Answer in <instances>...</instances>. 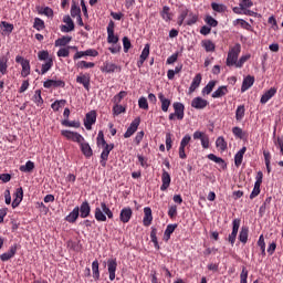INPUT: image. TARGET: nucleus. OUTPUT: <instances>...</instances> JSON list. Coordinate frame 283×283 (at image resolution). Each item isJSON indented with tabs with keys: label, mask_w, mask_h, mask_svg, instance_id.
Segmentation results:
<instances>
[{
	"label": "nucleus",
	"mask_w": 283,
	"mask_h": 283,
	"mask_svg": "<svg viewBox=\"0 0 283 283\" xmlns=\"http://www.w3.org/2000/svg\"><path fill=\"white\" fill-rule=\"evenodd\" d=\"M153 221H154V216L151 214V208L149 207L144 208V219H143L144 227H150Z\"/></svg>",
	"instance_id": "19"
},
{
	"label": "nucleus",
	"mask_w": 283,
	"mask_h": 283,
	"mask_svg": "<svg viewBox=\"0 0 283 283\" xmlns=\"http://www.w3.org/2000/svg\"><path fill=\"white\" fill-rule=\"evenodd\" d=\"M139 125H140V117H137L130 123L129 127L124 134V138H132V136H134V134L138 132Z\"/></svg>",
	"instance_id": "7"
},
{
	"label": "nucleus",
	"mask_w": 283,
	"mask_h": 283,
	"mask_svg": "<svg viewBox=\"0 0 283 283\" xmlns=\"http://www.w3.org/2000/svg\"><path fill=\"white\" fill-rule=\"evenodd\" d=\"M260 187H261L260 185L254 184V188L250 193V200H253L254 198H258V196H260V191H261Z\"/></svg>",
	"instance_id": "60"
},
{
	"label": "nucleus",
	"mask_w": 283,
	"mask_h": 283,
	"mask_svg": "<svg viewBox=\"0 0 283 283\" xmlns=\"http://www.w3.org/2000/svg\"><path fill=\"white\" fill-rule=\"evenodd\" d=\"M94 214L97 222H107V218L109 220L114 219V212L105 201L101 202L99 207L95 208Z\"/></svg>",
	"instance_id": "1"
},
{
	"label": "nucleus",
	"mask_w": 283,
	"mask_h": 283,
	"mask_svg": "<svg viewBox=\"0 0 283 283\" xmlns=\"http://www.w3.org/2000/svg\"><path fill=\"white\" fill-rule=\"evenodd\" d=\"M191 143V135L187 134L182 137L181 142H180V147L186 148L187 145H189Z\"/></svg>",
	"instance_id": "64"
},
{
	"label": "nucleus",
	"mask_w": 283,
	"mask_h": 283,
	"mask_svg": "<svg viewBox=\"0 0 283 283\" xmlns=\"http://www.w3.org/2000/svg\"><path fill=\"white\" fill-rule=\"evenodd\" d=\"M123 46H124L125 53H127V52H129V50H132V41L129 40V38H127V36L123 38Z\"/></svg>",
	"instance_id": "58"
},
{
	"label": "nucleus",
	"mask_w": 283,
	"mask_h": 283,
	"mask_svg": "<svg viewBox=\"0 0 283 283\" xmlns=\"http://www.w3.org/2000/svg\"><path fill=\"white\" fill-rule=\"evenodd\" d=\"M239 240L242 242V244H247L249 240V228L242 227L241 231L239 233Z\"/></svg>",
	"instance_id": "37"
},
{
	"label": "nucleus",
	"mask_w": 283,
	"mask_h": 283,
	"mask_svg": "<svg viewBox=\"0 0 283 283\" xmlns=\"http://www.w3.org/2000/svg\"><path fill=\"white\" fill-rule=\"evenodd\" d=\"M253 83H255V77L252 75H248L243 78L241 92H247L253 87Z\"/></svg>",
	"instance_id": "22"
},
{
	"label": "nucleus",
	"mask_w": 283,
	"mask_h": 283,
	"mask_svg": "<svg viewBox=\"0 0 283 283\" xmlns=\"http://www.w3.org/2000/svg\"><path fill=\"white\" fill-rule=\"evenodd\" d=\"M240 10H245V8H253V1L251 0H241Z\"/></svg>",
	"instance_id": "63"
},
{
	"label": "nucleus",
	"mask_w": 283,
	"mask_h": 283,
	"mask_svg": "<svg viewBox=\"0 0 283 283\" xmlns=\"http://www.w3.org/2000/svg\"><path fill=\"white\" fill-rule=\"evenodd\" d=\"M127 108L120 104H114L113 106V114L114 116H120V114H125Z\"/></svg>",
	"instance_id": "43"
},
{
	"label": "nucleus",
	"mask_w": 283,
	"mask_h": 283,
	"mask_svg": "<svg viewBox=\"0 0 283 283\" xmlns=\"http://www.w3.org/2000/svg\"><path fill=\"white\" fill-rule=\"evenodd\" d=\"M33 28L34 30H38V32H41V30H45V22L41 20V18H35Z\"/></svg>",
	"instance_id": "45"
},
{
	"label": "nucleus",
	"mask_w": 283,
	"mask_h": 283,
	"mask_svg": "<svg viewBox=\"0 0 283 283\" xmlns=\"http://www.w3.org/2000/svg\"><path fill=\"white\" fill-rule=\"evenodd\" d=\"M176 229H178L177 223L167 226V228L164 232V240H166V242H169V240L171 239V233H174V231H176Z\"/></svg>",
	"instance_id": "30"
},
{
	"label": "nucleus",
	"mask_w": 283,
	"mask_h": 283,
	"mask_svg": "<svg viewBox=\"0 0 283 283\" xmlns=\"http://www.w3.org/2000/svg\"><path fill=\"white\" fill-rule=\"evenodd\" d=\"M95 63L94 62H87V61H80L77 63V67H80L81 70H90L92 67H95Z\"/></svg>",
	"instance_id": "51"
},
{
	"label": "nucleus",
	"mask_w": 283,
	"mask_h": 283,
	"mask_svg": "<svg viewBox=\"0 0 283 283\" xmlns=\"http://www.w3.org/2000/svg\"><path fill=\"white\" fill-rule=\"evenodd\" d=\"M54 65V61L52 59L48 60L44 64H42L41 74H48L52 70Z\"/></svg>",
	"instance_id": "42"
},
{
	"label": "nucleus",
	"mask_w": 283,
	"mask_h": 283,
	"mask_svg": "<svg viewBox=\"0 0 283 283\" xmlns=\"http://www.w3.org/2000/svg\"><path fill=\"white\" fill-rule=\"evenodd\" d=\"M98 260L93 261L92 263V273H93V279L95 282H98L101 280V271L98 270Z\"/></svg>",
	"instance_id": "35"
},
{
	"label": "nucleus",
	"mask_w": 283,
	"mask_h": 283,
	"mask_svg": "<svg viewBox=\"0 0 283 283\" xmlns=\"http://www.w3.org/2000/svg\"><path fill=\"white\" fill-rule=\"evenodd\" d=\"M209 105V102L202 97H195L191 101V107L195 109H205Z\"/></svg>",
	"instance_id": "17"
},
{
	"label": "nucleus",
	"mask_w": 283,
	"mask_h": 283,
	"mask_svg": "<svg viewBox=\"0 0 283 283\" xmlns=\"http://www.w3.org/2000/svg\"><path fill=\"white\" fill-rule=\"evenodd\" d=\"M240 52H242V45L240 43H237L235 45L230 48L228 52V57H227L228 67L235 65L240 56Z\"/></svg>",
	"instance_id": "2"
},
{
	"label": "nucleus",
	"mask_w": 283,
	"mask_h": 283,
	"mask_svg": "<svg viewBox=\"0 0 283 283\" xmlns=\"http://www.w3.org/2000/svg\"><path fill=\"white\" fill-rule=\"evenodd\" d=\"M38 59H39V61H45V62H48L50 59H52V57H50V52H48V51H40L39 53H38Z\"/></svg>",
	"instance_id": "59"
},
{
	"label": "nucleus",
	"mask_w": 283,
	"mask_h": 283,
	"mask_svg": "<svg viewBox=\"0 0 283 283\" xmlns=\"http://www.w3.org/2000/svg\"><path fill=\"white\" fill-rule=\"evenodd\" d=\"M63 23H66V25L62 24L60 27L61 32H64V33L73 32L75 25H74V21L72 20V18L70 15H64Z\"/></svg>",
	"instance_id": "11"
},
{
	"label": "nucleus",
	"mask_w": 283,
	"mask_h": 283,
	"mask_svg": "<svg viewBox=\"0 0 283 283\" xmlns=\"http://www.w3.org/2000/svg\"><path fill=\"white\" fill-rule=\"evenodd\" d=\"M72 42V36L70 35H63L62 38L55 40V46L56 48H65L69 43Z\"/></svg>",
	"instance_id": "33"
},
{
	"label": "nucleus",
	"mask_w": 283,
	"mask_h": 283,
	"mask_svg": "<svg viewBox=\"0 0 283 283\" xmlns=\"http://www.w3.org/2000/svg\"><path fill=\"white\" fill-rule=\"evenodd\" d=\"M161 186H160V191H167L169 189V186L171 185V175L167 172V170H163L161 174Z\"/></svg>",
	"instance_id": "14"
},
{
	"label": "nucleus",
	"mask_w": 283,
	"mask_h": 283,
	"mask_svg": "<svg viewBox=\"0 0 283 283\" xmlns=\"http://www.w3.org/2000/svg\"><path fill=\"white\" fill-rule=\"evenodd\" d=\"M90 75L87 74H80L76 76V83H80V85H83V87L86 90V92H90Z\"/></svg>",
	"instance_id": "20"
},
{
	"label": "nucleus",
	"mask_w": 283,
	"mask_h": 283,
	"mask_svg": "<svg viewBox=\"0 0 283 283\" xmlns=\"http://www.w3.org/2000/svg\"><path fill=\"white\" fill-rule=\"evenodd\" d=\"M116 269H118V262L116 261V259H108L107 271L111 282H114V280H116Z\"/></svg>",
	"instance_id": "5"
},
{
	"label": "nucleus",
	"mask_w": 283,
	"mask_h": 283,
	"mask_svg": "<svg viewBox=\"0 0 283 283\" xmlns=\"http://www.w3.org/2000/svg\"><path fill=\"white\" fill-rule=\"evenodd\" d=\"M102 72H105L106 74H114V72H120V66L115 63L105 62L102 67Z\"/></svg>",
	"instance_id": "23"
},
{
	"label": "nucleus",
	"mask_w": 283,
	"mask_h": 283,
	"mask_svg": "<svg viewBox=\"0 0 283 283\" xmlns=\"http://www.w3.org/2000/svg\"><path fill=\"white\" fill-rule=\"evenodd\" d=\"M158 98L161 103V111L163 112H169V107L171 106V99L166 98L165 94H163V93L158 94Z\"/></svg>",
	"instance_id": "28"
},
{
	"label": "nucleus",
	"mask_w": 283,
	"mask_h": 283,
	"mask_svg": "<svg viewBox=\"0 0 283 283\" xmlns=\"http://www.w3.org/2000/svg\"><path fill=\"white\" fill-rule=\"evenodd\" d=\"M0 28H4V32H8L9 34H12V31L14 30V24L2 21L0 23Z\"/></svg>",
	"instance_id": "54"
},
{
	"label": "nucleus",
	"mask_w": 283,
	"mask_h": 283,
	"mask_svg": "<svg viewBox=\"0 0 283 283\" xmlns=\"http://www.w3.org/2000/svg\"><path fill=\"white\" fill-rule=\"evenodd\" d=\"M158 230L156 228H151L150 231V240L154 243L155 249H160V245L158 244Z\"/></svg>",
	"instance_id": "41"
},
{
	"label": "nucleus",
	"mask_w": 283,
	"mask_h": 283,
	"mask_svg": "<svg viewBox=\"0 0 283 283\" xmlns=\"http://www.w3.org/2000/svg\"><path fill=\"white\" fill-rule=\"evenodd\" d=\"M96 123V111H91L86 114L84 119V126L86 129H92V125Z\"/></svg>",
	"instance_id": "15"
},
{
	"label": "nucleus",
	"mask_w": 283,
	"mask_h": 283,
	"mask_svg": "<svg viewBox=\"0 0 283 283\" xmlns=\"http://www.w3.org/2000/svg\"><path fill=\"white\" fill-rule=\"evenodd\" d=\"M245 112H247V108L244 107V105L238 106L235 111V120L240 123V120L244 118Z\"/></svg>",
	"instance_id": "40"
},
{
	"label": "nucleus",
	"mask_w": 283,
	"mask_h": 283,
	"mask_svg": "<svg viewBox=\"0 0 283 283\" xmlns=\"http://www.w3.org/2000/svg\"><path fill=\"white\" fill-rule=\"evenodd\" d=\"M227 94H229V88L227 86H219L218 90L212 93V98H222V96H227Z\"/></svg>",
	"instance_id": "32"
},
{
	"label": "nucleus",
	"mask_w": 283,
	"mask_h": 283,
	"mask_svg": "<svg viewBox=\"0 0 283 283\" xmlns=\"http://www.w3.org/2000/svg\"><path fill=\"white\" fill-rule=\"evenodd\" d=\"M160 17L166 23H169L171 19H174V13H171V8L168 6L163 7V10L160 11Z\"/></svg>",
	"instance_id": "26"
},
{
	"label": "nucleus",
	"mask_w": 283,
	"mask_h": 283,
	"mask_svg": "<svg viewBox=\"0 0 283 283\" xmlns=\"http://www.w3.org/2000/svg\"><path fill=\"white\" fill-rule=\"evenodd\" d=\"M205 22L207 23V25H210V28H218V20H216L211 15H207L205 18Z\"/></svg>",
	"instance_id": "56"
},
{
	"label": "nucleus",
	"mask_w": 283,
	"mask_h": 283,
	"mask_svg": "<svg viewBox=\"0 0 283 283\" xmlns=\"http://www.w3.org/2000/svg\"><path fill=\"white\" fill-rule=\"evenodd\" d=\"M276 94H277V88L271 87L269 91H266V92L261 96V99H260L261 105H266V102H268L270 98H273V96H275Z\"/></svg>",
	"instance_id": "21"
},
{
	"label": "nucleus",
	"mask_w": 283,
	"mask_h": 283,
	"mask_svg": "<svg viewBox=\"0 0 283 283\" xmlns=\"http://www.w3.org/2000/svg\"><path fill=\"white\" fill-rule=\"evenodd\" d=\"M61 136H64V138H66V140H72L73 143H83L84 137L83 135L76 133V132H72V130H61Z\"/></svg>",
	"instance_id": "3"
},
{
	"label": "nucleus",
	"mask_w": 283,
	"mask_h": 283,
	"mask_svg": "<svg viewBox=\"0 0 283 283\" xmlns=\"http://www.w3.org/2000/svg\"><path fill=\"white\" fill-rule=\"evenodd\" d=\"M43 87H45V90H50L51 87H65V81H62V80H46L43 83Z\"/></svg>",
	"instance_id": "18"
},
{
	"label": "nucleus",
	"mask_w": 283,
	"mask_h": 283,
	"mask_svg": "<svg viewBox=\"0 0 283 283\" xmlns=\"http://www.w3.org/2000/svg\"><path fill=\"white\" fill-rule=\"evenodd\" d=\"M242 220L240 219H234L232 221V232L228 237V242H230L231 247L235 244V239L238 238V231H240V223Z\"/></svg>",
	"instance_id": "4"
},
{
	"label": "nucleus",
	"mask_w": 283,
	"mask_h": 283,
	"mask_svg": "<svg viewBox=\"0 0 283 283\" xmlns=\"http://www.w3.org/2000/svg\"><path fill=\"white\" fill-rule=\"evenodd\" d=\"M132 216H134V211L129 207H125L120 210L119 220L124 224H127L132 220Z\"/></svg>",
	"instance_id": "12"
},
{
	"label": "nucleus",
	"mask_w": 283,
	"mask_h": 283,
	"mask_svg": "<svg viewBox=\"0 0 283 283\" xmlns=\"http://www.w3.org/2000/svg\"><path fill=\"white\" fill-rule=\"evenodd\" d=\"M211 8L214 12H219V13L227 12V6L224 4H218L216 2H212Z\"/></svg>",
	"instance_id": "53"
},
{
	"label": "nucleus",
	"mask_w": 283,
	"mask_h": 283,
	"mask_svg": "<svg viewBox=\"0 0 283 283\" xmlns=\"http://www.w3.org/2000/svg\"><path fill=\"white\" fill-rule=\"evenodd\" d=\"M78 213L80 218H90V213H92V207L90 206V202H82V205L78 207Z\"/></svg>",
	"instance_id": "16"
},
{
	"label": "nucleus",
	"mask_w": 283,
	"mask_h": 283,
	"mask_svg": "<svg viewBox=\"0 0 283 283\" xmlns=\"http://www.w3.org/2000/svg\"><path fill=\"white\" fill-rule=\"evenodd\" d=\"M77 145H80V149L85 156V158H92L94 156V150H92V146H90V143H87L84 138V140L80 142Z\"/></svg>",
	"instance_id": "9"
},
{
	"label": "nucleus",
	"mask_w": 283,
	"mask_h": 283,
	"mask_svg": "<svg viewBox=\"0 0 283 283\" xmlns=\"http://www.w3.org/2000/svg\"><path fill=\"white\" fill-rule=\"evenodd\" d=\"M138 106H139V109H149V103H147V98L140 97L138 99Z\"/></svg>",
	"instance_id": "62"
},
{
	"label": "nucleus",
	"mask_w": 283,
	"mask_h": 283,
	"mask_svg": "<svg viewBox=\"0 0 283 283\" xmlns=\"http://www.w3.org/2000/svg\"><path fill=\"white\" fill-rule=\"evenodd\" d=\"M32 101L35 103L36 107L43 108V97L41 96V90L35 91Z\"/></svg>",
	"instance_id": "36"
},
{
	"label": "nucleus",
	"mask_w": 283,
	"mask_h": 283,
	"mask_svg": "<svg viewBox=\"0 0 283 283\" xmlns=\"http://www.w3.org/2000/svg\"><path fill=\"white\" fill-rule=\"evenodd\" d=\"M65 103H67V101H65V99L55 101L51 105V108L53 109V112H59V109H61V106L65 105Z\"/></svg>",
	"instance_id": "57"
},
{
	"label": "nucleus",
	"mask_w": 283,
	"mask_h": 283,
	"mask_svg": "<svg viewBox=\"0 0 283 283\" xmlns=\"http://www.w3.org/2000/svg\"><path fill=\"white\" fill-rule=\"evenodd\" d=\"M240 283H249V270H247L244 266L242 268L240 274Z\"/></svg>",
	"instance_id": "55"
},
{
	"label": "nucleus",
	"mask_w": 283,
	"mask_h": 283,
	"mask_svg": "<svg viewBox=\"0 0 283 283\" xmlns=\"http://www.w3.org/2000/svg\"><path fill=\"white\" fill-rule=\"evenodd\" d=\"M114 28L115 23L113 20H111L107 25V43H118V35L114 34Z\"/></svg>",
	"instance_id": "10"
},
{
	"label": "nucleus",
	"mask_w": 283,
	"mask_h": 283,
	"mask_svg": "<svg viewBox=\"0 0 283 283\" xmlns=\"http://www.w3.org/2000/svg\"><path fill=\"white\" fill-rule=\"evenodd\" d=\"M201 83H202V75L200 73H198L193 77V80H192V82L190 84L189 94H193V92L200 87Z\"/></svg>",
	"instance_id": "25"
},
{
	"label": "nucleus",
	"mask_w": 283,
	"mask_h": 283,
	"mask_svg": "<svg viewBox=\"0 0 283 283\" xmlns=\"http://www.w3.org/2000/svg\"><path fill=\"white\" fill-rule=\"evenodd\" d=\"M103 151L101 154V165L102 167L107 166V160H109V154L114 149V144H108L106 146H103Z\"/></svg>",
	"instance_id": "6"
},
{
	"label": "nucleus",
	"mask_w": 283,
	"mask_h": 283,
	"mask_svg": "<svg viewBox=\"0 0 283 283\" xmlns=\"http://www.w3.org/2000/svg\"><path fill=\"white\" fill-rule=\"evenodd\" d=\"M216 147L217 149H219L220 151H227V140H224L223 136H220L217 138L216 140Z\"/></svg>",
	"instance_id": "38"
},
{
	"label": "nucleus",
	"mask_w": 283,
	"mask_h": 283,
	"mask_svg": "<svg viewBox=\"0 0 283 283\" xmlns=\"http://www.w3.org/2000/svg\"><path fill=\"white\" fill-rule=\"evenodd\" d=\"M0 73L2 75L8 74V57L7 56H0Z\"/></svg>",
	"instance_id": "39"
},
{
	"label": "nucleus",
	"mask_w": 283,
	"mask_h": 283,
	"mask_svg": "<svg viewBox=\"0 0 283 283\" xmlns=\"http://www.w3.org/2000/svg\"><path fill=\"white\" fill-rule=\"evenodd\" d=\"M57 56L61 59H67L70 56V49L67 48H62L57 51Z\"/></svg>",
	"instance_id": "61"
},
{
	"label": "nucleus",
	"mask_w": 283,
	"mask_h": 283,
	"mask_svg": "<svg viewBox=\"0 0 283 283\" xmlns=\"http://www.w3.org/2000/svg\"><path fill=\"white\" fill-rule=\"evenodd\" d=\"M78 206H76L72 212H70L66 217H65V221L70 222V224H74V222H76V220H78Z\"/></svg>",
	"instance_id": "29"
},
{
	"label": "nucleus",
	"mask_w": 283,
	"mask_h": 283,
	"mask_svg": "<svg viewBox=\"0 0 283 283\" xmlns=\"http://www.w3.org/2000/svg\"><path fill=\"white\" fill-rule=\"evenodd\" d=\"M237 23L243 29L248 30V32H253V27L247 20L243 19H237Z\"/></svg>",
	"instance_id": "48"
},
{
	"label": "nucleus",
	"mask_w": 283,
	"mask_h": 283,
	"mask_svg": "<svg viewBox=\"0 0 283 283\" xmlns=\"http://www.w3.org/2000/svg\"><path fill=\"white\" fill-rule=\"evenodd\" d=\"M217 81H210L203 88L202 94L209 95L211 92H213V87H216Z\"/></svg>",
	"instance_id": "49"
},
{
	"label": "nucleus",
	"mask_w": 283,
	"mask_h": 283,
	"mask_svg": "<svg viewBox=\"0 0 283 283\" xmlns=\"http://www.w3.org/2000/svg\"><path fill=\"white\" fill-rule=\"evenodd\" d=\"M125 96H127V92L126 91H120L118 94H116L113 97V103L114 105H120L123 98H125Z\"/></svg>",
	"instance_id": "47"
},
{
	"label": "nucleus",
	"mask_w": 283,
	"mask_h": 283,
	"mask_svg": "<svg viewBox=\"0 0 283 283\" xmlns=\"http://www.w3.org/2000/svg\"><path fill=\"white\" fill-rule=\"evenodd\" d=\"M149 44H145L142 54L139 56V60L137 61V67H140L142 65L145 64V61H147V59H149Z\"/></svg>",
	"instance_id": "24"
},
{
	"label": "nucleus",
	"mask_w": 283,
	"mask_h": 283,
	"mask_svg": "<svg viewBox=\"0 0 283 283\" xmlns=\"http://www.w3.org/2000/svg\"><path fill=\"white\" fill-rule=\"evenodd\" d=\"M249 59H251V54L242 55L239 60H237L234 64L235 67L238 69L244 67V64L247 63V61H249Z\"/></svg>",
	"instance_id": "46"
},
{
	"label": "nucleus",
	"mask_w": 283,
	"mask_h": 283,
	"mask_svg": "<svg viewBox=\"0 0 283 283\" xmlns=\"http://www.w3.org/2000/svg\"><path fill=\"white\" fill-rule=\"evenodd\" d=\"M172 107H174L177 120H182V118H185V104L180 102H175L172 104Z\"/></svg>",
	"instance_id": "13"
},
{
	"label": "nucleus",
	"mask_w": 283,
	"mask_h": 283,
	"mask_svg": "<svg viewBox=\"0 0 283 283\" xmlns=\"http://www.w3.org/2000/svg\"><path fill=\"white\" fill-rule=\"evenodd\" d=\"M18 249H19V244L14 243L13 245H11L8 252H4L0 255L1 262H8V260H12V258L17 255Z\"/></svg>",
	"instance_id": "8"
},
{
	"label": "nucleus",
	"mask_w": 283,
	"mask_h": 283,
	"mask_svg": "<svg viewBox=\"0 0 283 283\" xmlns=\"http://www.w3.org/2000/svg\"><path fill=\"white\" fill-rule=\"evenodd\" d=\"M62 125L63 127H74L75 129H78V127H81V122L78 120L70 122V119H63Z\"/></svg>",
	"instance_id": "44"
},
{
	"label": "nucleus",
	"mask_w": 283,
	"mask_h": 283,
	"mask_svg": "<svg viewBox=\"0 0 283 283\" xmlns=\"http://www.w3.org/2000/svg\"><path fill=\"white\" fill-rule=\"evenodd\" d=\"M19 170L23 174H32L34 171V161L28 160L25 165L20 166Z\"/></svg>",
	"instance_id": "34"
},
{
	"label": "nucleus",
	"mask_w": 283,
	"mask_h": 283,
	"mask_svg": "<svg viewBox=\"0 0 283 283\" xmlns=\"http://www.w3.org/2000/svg\"><path fill=\"white\" fill-rule=\"evenodd\" d=\"M201 46L206 52H216V43L213 41L206 39L201 41Z\"/></svg>",
	"instance_id": "31"
},
{
	"label": "nucleus",
	"mask_w": 283,
	"mask_h": 283,
	"mask_svg": "<svg viewBox=\"0 0 283 283\" xmlns=\"http://www.w3.org/2000/svg\"><path fill=\"white\" fill-rule=\"evenodd\" d=\"M21 76L22 78H27V76H30V61L21 65Z\"/></svg>",
	"instance_id": "52"
},
{
	"label": "nucleus",
	"mask_w": 283,
	"mask_h": 283,
	"mask_svg": "<svg viewBox=\"0 0 283 283\" xmlns=\"http://www.w3.org/2000/svg\"><path fill=\"white\" fill-rule=\"evenodd\" d=\"M244 154H247V146H243V147L234 155V165H235V167H240V165H242V160H244Z\"/></svg>",
	"instance_id": "27"
},
{
	"label": "nucleus",
	"mask_w": 283,
	"mask_h": 283,
	"mask_svg": "<svg viewBox=\"0 0 283 283\" xmlns=\"http://www.w3.org/2000/svg\"><path fill=\"white\" fill-rule=\"evenodd\" d=\"M71 17L75 19V17H81V7L76 4V2H73L71 6Z\"/></svg>",
	"instance_id": "50"
}]
</instances>
